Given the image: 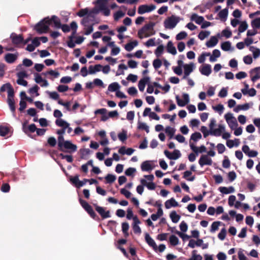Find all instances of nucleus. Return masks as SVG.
Wrapping results in <instances>:
<instances>
[{"label":"nucleus","instance_id":"69168bd1","mask_svg":"<svg viewBox=\"0 0 260 260\" xmlns=\"http://www.w3.org/2000/svg\"><path fill=\"white\" fill-rule=\"evenodd\" d=\"M162 64V62L159 59H155L153 61V66L155 69H159Z\"/></svg>","mask_w":260,"mask_h":260},{"label":"nucleus","instance_id":"a18cd8bd","mask_svg":"<svg viewBox=\"0 0 260 260\" xmlns=\"http://www.w3.org/2000/svg\"><path fill=\"white\" fill-rule=\"evenodd\" d=\"M105 178L107 183L111 184L115 181L116 180V176L114 175L108 174Z\"/></svg>","mask_w":260,"mask_h":260},{"label":"nucleus","instance_id":"f257e3e1","mask_svg":"<svg viewBox=\"0 0 260 260\" xmlns=\"http://www.w3.org/2000/svg\"><path fill=\"white\" fill-rule=\"evenodd\" d=\"M51 24V20L49 17H46L37 23L34 29L39 34H46L49 29Z\"/></svg>","mask_w":260,"mask_h":260},{"label":"nucleus","instance_id":"49530a36","mask_svg":"<svg viewBox=\"0 0 260 260\" xmlns=\"http://www.w3.org/2000/svg\"><path fill=\"white\" fill-rule=\"evenodd\" d=\"M149 113V116L150 118L156 120H158L159 119V117L155 112H151V109L147 108V115Z\"/></svg>","mask_w":260,"mask_h":260},{"label":"nucleus","instance_id":"f03ea898","mask_svg":"<svg viewBox=\"0 0 260 260\" xmlns=\"http://www.w3.org/2000/svg\"><path fill=\"white\" fill-rule=\"evenodd\" d=\"M98 13L99 11L98 10L93 9L91 10L85 17L82 19L81 21V24L84 26H86L87 25V24H90L92 23H94L95 15Z\"/></svg>","mask_w":260,"mask_h":260},{"label":"nucleus","instance_id":"774afa93","mask_svg":"<svg viewBox=\"0 0 260 260\" xmlns=\"http://www.w3.org/2000/svg\"><path fill=\"white\" fill-rule=\"evenodd\" d=\"M228 177L229 181L233 182L236 178L237 175L236 173L233 171L228 173Z\"/></svg>","mask_w":260,"mask_h":260},{"label":"nucleus","instance_id":"bb28decb","mask_svg":"<svg viewBox=\"0 0 260 260\" xmlns=\"http://www.w3.org/2000/svg\"><path fill=\"white\" fill-rule=\"evenodd\" d=\"M120 88V86L117 82H113L110 84L108 88V90L111 92H117Z\"/></svg>","mask_w":260,"mask_h":260},{"label":"nucleus","instance_id":"72a5a7b5","mask_svg":"<svg viewBox=\"0 0 260 260\" xmlns=\"http://www.w3.org/2000/svg\"><path fill=\"white\" fill-rule=\"evenodd\" d=\"M147 244L150 246H151L155 251L157 250V246L155 241L150 237L148 234H147Z\"/></svg>","mask_w":260,"mask_h":260},{"label":"nucleus","instance_id":"cd10ccee","mask_svg":"<svg viewBox=\"0 0 260 260\" xmlns=\"http://www.w3.org/2000/svg\"><path fill=\"white\" fill-rule=\"evenodd\" d=\"M146 85V76H144L142 79H141L138 83V88L140 91H143L144 90L145 86Z\"/></svg>","mask_w":260,"mask_h":260},{"label":"nucleus","instance_id":"bf43d9fd","mask_svg":"<svg viewBox=\"0 0 260 260\" xmlns=\"http://www.w3.org/2000/svg\"><path fill=\"white\" fill-rule=\"evenodd\" d=\"M89 13L88 12V10L87 8H85V9H81L80 10L77 14V15L80 17H85Z\"/></svg>","mask_w":260,"mask_h":260},{"label":"nucleus","instance_id":"79ce46f5","mask_svg":"<svg viewBox=\"0 0 260 260\" xmlns=\"http://www.w3.org/2000/svg\"><path fill=\"white\" fill-rule=\"evenodd\" d=\"M98 11L102 12L106 16H109L110 14V10L107 6H102V8L99 9Z\"/></svg>","mask_w":260,"mask_h":260},{"label":"nucleus","instance_id":"13d9d810","mask_svg":"<svg viewBox=\"0 0 260 260\" xmlns=\"http://www.w3.org/2000/svg\"><path fill=\"white\" fill-rule=\"evenodd\" d=\"M226 235V230L225 228H222L220 233L218 234V238L221 240H223Z\"/></svg>","mask_w":260,"mask_h":260},{"label":"nucleus","instance_id":"e433bc0d","mask_svg":"<svg viewBox=\"0 0 260 260\" xmlns=\"http://www.w3.org/2000/svg\"><path fill=\"white\" fill-rule=\"evenodd\" d=\"M202 138V135L199 132H195L193 133L190 137V141L191 142V141H193L194 142H197L198 140L201 139Z\"/></svg>","mask_w":260,"mask_h":260},{"label":"nucleus","instance_id":"473e14b6","mask_svg":"<svg viewBox=\"0 0 260 260\" xmlns=\"http://www.w3.org/2000/svg\"><path fill=\"white\" fill-rule=\"evenodd\" d=\"M138 45L137 41L131 42L127 43L124 47L125 49L127 51H132L135 47Z\"/></svg>","mask_w":260,"mask_h":260},{"label":"nucleus","instance_id":"412c9836","mask_svg":"<svg viewBox=\"0 0 260 260\" xmlns=\"http://www.w3.org/2000/svg\"><path fill=\"white\" fill-rule=\"evenodd\" d=\"M51 20V23L52 22L54 23V26L56 28H60L61 25H62L60 22V20L59 18L55 15H52L51 18H50Z\"/></svg>","mask_w":260,"mask_h":260},{"label":"nucleus","instance_id":"338daca9","mask_svg":"<svg viewBox=\"0 0 260 260\" xmlns=\"http://www.w3.org/2000/svg\"><path fill=\"white\" fill-rule=\"evenodd\" d=\"M231 166V162L226 156H224V159L222 161V167L224 168H229Z\"/></svg>","mask_w":260,"mask_h":260},{"label":"nucleus","instance_id":"393cba45","mask_svg":"<svg viewBox=\"0 0 260 260\" xmlns=\"http://www.w3.org/2000/svg\"><path fill=\"white\" fill-rule=\"evenodd\" d=\"M227 122L229 124L232 130H242V128L241 127L236 128L238 125V123L237 119L235 117L234 118V119L230 120V121H227Z\"/></svg>","mask_w":260,"mask_h":260},{"label":"nucleus","instance_id":"ea45409f","mask_svg":"<svg viewBox=\"0 0 260 260\" xmlns=\"http://www.w3.org/2000/svg\"><path fill=\"white\" fill-rule=\"evenodd\" d=\"M221 223V222L218 221L213 222L211 224L210 232L214 233L217 231Z\"/></svg>","mask_w":260,"mask_h":260},{"label":"nucleus","instance_id":"dca6fc26","mask_svg":"<svg viewBox=\"0 0 260 260\" xmlns=\"http://www.w3.org/2000/svg\"><path fill=\"white\" fill-rule=\"evenodd\" d=\"M64 132L65 131H57V134L59 135L58 137V149L61 151H64L63 149V145L66 141L64 140V138L62 136Z\"/></svg>","mask_w":260,"mask_h":260},{"label":"nucleus","instance_id":"052dcab7","mask_svg":"<svg viewBox=\"0 0 260 260\" xmlns=\"http://www.w3.org/2000/svg\"><path fill=\"white\" fill-rule=\"evenodd\" d=\"M108 0H96L94 4H96L99 6V9L102 8V6H106L108 4Z\"/></svg>","mask_w":260,"mask_h":260},{"label":"nucleus","instance_id":"e2e57ef3","mask_svg":"<svg viewBox=\"0 0 260 260\" xmlns=\"http://www.w3.org/2000/svg\"><path fill=\"white\" fill-rule=\"evenodd\" d=\"M124 16V13L122 11H121L120 10L118 11L116 13H114V20L116 21H117L120 18Z\"/></svg>","mask_w":260,"mask_h":260},{"label":"nucleus","instance_id":"4c0bfd02","mask_svg":"<svg viewBox=\"0 0 260 260\" xmlns=\"http://www.w3.org/2000/svg\"><path fill=\"white\" fill-rule=\"evenodd\" d=\"M129 229V224L127 222H125L122 223V231L125 237L129 236L128 230Z\"/></svg>","mask_w":260,"mask_h":260},{"label":"nucleus","instance_id":"603ef678","mask_svg":"<svg viewBox=\"0 0 260 260\" xmlns=\"http://www.w3.org/2000/svg\"><path fill=\"white\" fill-rule=\"evenodd\" d=\"M46 92L49 94L50 98L54 100H57L59 99V95L56 91L50 92L49 91H47Z\"/></svg>","mask_w":260,"mask_h":260},{"label":"nucleus","instance_id":"6e6552de","mask_svg":"<svg viewBox=\"0 0 260 260\" xmlns=\"http://www.w3.org/2000/svg\"><path fill=\"white\" fill-rule=\"evenodd\" d=\"M183 100L180 99L179 95L176 96V100L177 105L180 107H184L189 102V95L187 93L183 94Z\"/></svg>","mask_w":260,"mask_h":260},{"label":"nucleus","instance_id":"20e7f679","mask_svg":"<svg viewBox=\"0 0 260 260\" xmlns=\"http://www.w3.org/2000/svg\"><path fill=\"white\" fill-rule=\"evenodd\" d=\"M79 202L83 208L88 213L91 218L94 219H96L98 218V216L93 211L92 207L86 201L80 199Z\"/></svg>","mask_w":260,"mask_h":260},{"label":"nucleus","instance_id":"c9c22d12","mask_svg":"<svg viewBox=\"0 0 260 260\" xmlns=\"http://www.w3.org/2000/svg\"><path fill=\"white\" fill-rule=\"evenodd\" d=\"M138 35L141 39L146 37V24L144 25L138 32Z\"/></svg>","mask_w":260,"mask_h":260},{"label":"nucleus","instance_id":"f3484780","mask_svg":"<svg viewBox=\"0 0 260 260\" xmlns=\"http://www.w3.org/2000/svg\"><path fill=\"white\" fill-rule=\"evenodd\" d=\"M201 73L207 76H208L212 72L211 67L209 64H205L199 69Z\"/></svg>","mask_w":260,"mask_h":260},{"label":"nucleus","instance_id":"9d476101","mask_svg":"<svg viewBox=\"0 0 260 260\" xmlns=\"http://www.w3.org/2000/svg\"><path fill=\"white\" fill-rule=\"evenodd\" d=\"M189 146L192 151L194 152L197 155H198L199 153L206 152L207 149L204 145H202L199 147H198L194 145V144L191 142H189Z\"/></svg>","mask_w":260,"mask_h":260},{"label":"nucleus","instance_id":"4d7b16f0","mask_svg":"<svg viewBox=\"0 0 260 260\" xmlns=\"http://www.w3.org/2000/svg\"><path fill=\"white\" fill-rule=\"evenodd\" d=\"M210 35V32L208 31H201L198 35V38L201 40H203Z\"/></svg>","mask_w":260,"mask_h":260},{"label":"nucleus","instance_id":"1a4fd4ad","mask_svg":"<svg viewBox=\"0 0 260 260\" xmlns=\"http://www.w3.org/2000/svg\"><path fill=\"white\" fill-rule=\"evenodd\" d=\"M195 68L194 64L192 62L189 64H185L183 66L184 76L183 79H186L189 74L193 71Z\"/></svg>","mask_w":260,"mask_h":260},{"label":"nucleus","instance_id":"c85d7f7f","mask_svg":"<svg viewBox=\"0 0 260 260\" xmlns=\"http://www.w3.org/2000/svg\"><path fill=\"white\" fill-rule=\"evenodd\" d=\"M141 185H139L137 187V192L141 194L144 191V187L146 186V179H142L141 180Z\"/></svg>","mask_w":260,"mask_h":260},{"label":"nucleus","instance_id":"7ed1b4c3","mask_svg":"<svg viewBox=\"0 0 260 260\" xmlns=\"http://www.w3.org/2000/svg\"><path fill=\"white\" fill-rule=\"evenodd\" d=\"M180 18L174 15H172L166 19L164 21V26L166 28L173 29L179 22Z\"/></svg>","mask_w":260,"mask_h":260},{"label":"nucleus","instance_id":"f8f14e48","mask_svg":"<svg viewBox=\"0 0 260 260\" xmlns=\"http://www.w3.org/2000/svg\"><path fill=\"white\" fill-rule=\"evenodd\" d=\"M68 150L70 153L74 152L77 151V147L76 145L71 143L70 141H66L63 145V149Z\"/></svg>","mask_w":260,"mask_h":260},{"label":"nucleus","instance_id":"ddd939ff","mask_svg":"<svg viewBox=\"0 0 260 260\" xmlns=\"http://www.w3.org/2000/svg\"><path fill=\"white\" fill-rule=\"evenodd\" d=\"M94 114L96 115L100 114L101 115L100 119L103 121H106L109 118V117L108 116L107 110L105 108H101L95 110Z\"/></svg>","mask_w":260,"mask_h":260},{"label":"nucleus","instance_id":"c03bdc74","mask_svg":"<svg viewBox=\"0 0 260 260\" xmlns=\"http://www.w3.org/2000/svg\"><path fill=\"white\" fill-rule=\"evenodd\" d=\"M170 244L173 246H176L179 243L178 238L175 235H171L169 238Z\"/></svg>","mask_w":260,"mask_h":260},{"label":"nucleus","instance_id":"864d4df0","mask_svg":"<svg viewBox=\"0 0 260 260\" xmlns=\"http://www.w3.org/2000/svg\"><path fill=\"white\" fill-rule=\"evenodd\" d=\"M7 92H8L7 100L14 99V89L11 85L9 87V88L8 89Z\"/></svg>","mask_w":260,"mask_h":260},{"label":"nucleus","instance_id":"0e129e2a","mask_svg":"<svg viewBox=\"0 0 260 260\" xmlns=\"http://www.w3.org/2000/svg\"><path fill=\"white\" fill-rule=\"evenodd\" d=\"M39 89V87L37 85H35L32 88L29 89L28 91L31 94L36 93V96H38L39 95L38 93Z\"/></svg>","mask_w":260,"mask_h":260},{"label":"nucleus","instance_id":"4be33fe9","mask_svg":"<svg viewBox=\"0 0 260 260\" xmlns=\"http://www.w3.org/2000/svg\"><path fill=\"white\" fill-rule=\"evenodd\" d=\"M218 39L215 36H212L210 40L206 43V45L209 48L213 47L218 43Z\"/></svg>","mask_w":260,"mask_h":260},{"label":"nucleus","instance_id":"6ab92c4d","mask_svg":"<svg viewBox=\"0 0 260 260\" xmlns=\"http://www.w3.org/2000/svg\"><path fill=\"white\" fill-rule=\"evenodd\" d=\"M190 20L194 21L198 24H201L204 21V18L203 16H199L196 13H193L190 17Z\"/></svg>","mask_w":260,"mask_h":260},{"label":"nucleus","instance_id":"aec40b11","mask_svg":"<svg viewBox=\"0 0 260 260\" xmlns=\"http://www.w3.org/2000/svg\"><path fill=\"white\" fill-rule=\"evenodd\" d=\"M178 206V202L173 198L167 200L165 203V206L167 209H170L172 207H177Z\"/></svg>","mask_w":260,"mask_h":260},{"label":"nucleus","instance_id":"5fc2aeb1","mask_svg":"<svg viewBox=\"0 0 260 260\" xmlns=\"http://www.w3.org/2000/svg\"><path fill=\"white\" fill-rule=\"evenodd\" d=\"M251 25L252 27L256 28H260V18H257L253 19L251 21Z\"/></svg>","mask_w":260,"mask_h":260},{"label":"nucleus","instance_id":"58836bf2","mask_svg":"<svg viewBox=\"0 0 260 260\" xmlns=\"http://www.w3.org/2000/svg\"><path fill=\"white\" fill-rule=\"evenodd\" d=\"M70 181L76 187H78V182H80L78 175H76L74 177L71 176L70 178Z\"/></svg>","mask_w":260,"mask_h":260},{"label":"nucleus","instance_id":"a19ab883","mask_svg":"<svg viewBox=\"0 0 260 260\" xmlns=\"http://www.w3.org/2000/svg\"><path fill=\"white\" fill-rule=\"evenodd\" d=\"M94 23H92L90 24H87L85 27V31L84 32V35L86 36L89 35L93 30V26L94 25Z\"/></svg>","mask_w":260,"mask_h":260},{"label":"nucleus","instance_id":"de8ad7c7","mask_svg":"<svg viewBox=\"0 0 260 260\" xmlns=\"http://www.w3.org/2000/svg\"><path fill=\"white\" fill-rule=\"evenodd\" d=\"M231 47V43L229 41H226L222 43L221 45V48L223 51H229Z\"/></svg>","mask_w":260,"mask_h":260},{"label":"nucleus","instance_id":"0eeeda50","mask_svg":"<svg viewBox=\"0 0 260 260\" xmlns=\"http://www.w3.org/2000/svg\"><path fill=\"white\" fill-rule=\"evenodd\" d=\"M165 155L170 159H177L181 157V153L179 150L175 149L172 153L170 152L168 150L164 151Z\"/></svg>","mask_w":260,"mask_h":260},{"label":"nucleus","instance_id":"3c124183","mask_svg":"<svg viewBox=\"0 0 260 260\" xmlns=\"http://www.w3.org/2000/svg\"><path fill=\"white\" fill-rule=\"evenodd\" d=\"M164 50V47L162 45H159L155 50V54L157 57H159L162 53Z\"/></svg>","mask_w":260,"mask_h":260},{"label":"nucleus","instance_id":"2eb2a0df","mask_svg":"<svg viewBox=\"0 0 260 260\" xmlns=\"http://www.w3.org/2000/svg\"><path fill=\"white\" fill-rule=\"evenodd\" d=\"M55 123L58 126L61 127L62 130H65L66 128H68V130H72V128L69 127V123L62 119H57Z\"/></svg>","mask_w":260,"mask_h":260},{"label":"nucleus","instance_id":"39448f33","mask_svg":"<svg viewBox=\"0 0 260 260\" xmlns=\"http://www.w3.org/2000/svg\"><path fill=\"white\" fill-rule=\"evenodd\" d=\"M12 44L16 47H18L19 45L22 44L24 38L22 35H18L15 32L11 34L10 37Z\"/></svg>","mask_w":260,"mask_h":260},{"label":"nucleus","instance_id":"4468645a","mask_svg":"<svg viewBox=\"0 0 260 260\" xmlns=\"http://www.w3.org/2000/svg\"><path fill=\"white\" fill-rule=\"evenodd\" d=\"M18 56V53L17 52L15 53H7L5 56V59L6 61L8 63H14Z\"/></svg>","mask_w":260,"mask_h":260},{"label":"nucleus","instance_id":"9b49d317","mask_svg":"<svg viewBox=\"0 0 260 260\" xmlns=\"http://www.w3.org/2000/svg\"><path fill=\"white\" fill-rule=\"evenodd\" d=\"M212 163V159L207 155H202L199 160V164L201 167L205 165L211 166Z\"/></svg>","mask_w":260,"mask_h":260},{"label":"nucleus","instance_id":"b1692460","mask_svg":"<svg viewBox=\"0 0 260 260\" xmlns=\"http://www.w3.org/2000/svg\"><path fill=\"white\" fill-rule=\"evenodd\" d=\"M91 151L89 148H82L80 149V158L83 159H87Z\"/></svg>","mask_w":260,"mask_h":260},{"label":"nucleus","instance_id":"5701e85b","mask_svg":"<svg viewBox=\"0 0 260 260\" xmlns=\"http://www.w3.org/2000/svg\"><path fill=\"white\" fill-rule=\"evenodd\" d=\"M167 50L169 53L173 55H175L177 53L176 49L175 47L174 46L172 42L171 41H169L167 44Z\"/></svg>","mask_w":260,"mask_h":260},{"label":"nucleus","instance_id":"7c9ffc66","mask_svg":"<svg viewBox=\"0 0 260 260\" xmlns=\"http://www.w3.org/2000/svg\"><path fill=\"white\" fill-rule=\"evenodd\" d=\"M170 217L174 223L178 222L180 218V216L177 214L175 211H173L170 213Z\"/></svg>","mask_w":260,"mask_h":260},{"label":"nucleus","instance_id":"8fccbe9b","mask_svg":"<svg viewBox=\"0 0 260 260\" xmlns=\"http://www.w3.org/2000/svg\"><path fill=\"white\" fill-rule=\"evenodd\" d=\"M211 54H210V53L209 52H204V53H203L199 57H198V62L200 63H203L205 59H206V56H210Z\"/></svg>","mask_w":260,"mask_h":260},{"label":"nucleus","instance_id":"a878e982","mask_svg":"<svg viewBox=\"0 0 260 260\" xmlns=\"http://www.w3.org/2000/svg\"><path fill=\"white\" fill-rule=\"evenodd\" d=\"M218 189L223 194H229L235 191V188L233 186H230L229 187H220Z\"/></svg>","mask_w":260,"mask_h":260},{"label":"nucleus","instance_id":"c756f323","mask_svg":"<svg viewBox=\"0 0 260 260\" xmlns=\"http://www.w3.org/2000/svg\"><path fill=\"white\" fill-rule=\"evenodd\" d=\"M155 24V23L152 22L147 23V37L155 34V31L152 29Z\"/></svg>","mask_w":260,"mask_h":260},{"label":"nucleus","instance_id":"6e6d98bb","mask_svg":"<svg viewBox=\"0 0 260 260\" xmlns=\"http://www.w3.org/2000/svg\"><path fill=\"white\" fill-rule=\"evenodd\" d=\"M7 103L9 105L11 111L14 113L15 111L14 99L7 100Z\"/></svg>","mask_w":260,"mask_h":260},{"label":"nucleus","instance_id":"a211bd4d","mask_svg":"<svg viewBox=\"0 0 260 260\" xmlns=\"http://www.w3.org/2000/svg\"><path fill=\"white\" fill-rule=\"evenodd\" d=\"M28 137L35 139L37 136H43L46 131H24Z\"/></svg>","mask_w":260,"mask_h":260},{"label":"nucleus","instance_id":"37998d69","mask_svg":"<svg viewBox=\"0 0 260 260\" xmlns=\"http://www.w3.org/2000/svg\"><path fill=\"white\" fill-rule=\"evenodd\" d=\"M248 24L246 21H242L238 28L239 33H241L245 31L248 28Z\"/></svg>","mask_w":260,"mask_h":260},{"label":"nucleus","instance_id":"2f4dec72","mask_svg":"<svg viewBox=\"0 0 260 260\" xmlns=\"http://www.w3.org/2000/svg\"><path fill=\"white\" fill-rule=\"evenodd\" d=\"M249 50L253 53L254 58H257L260 55V49L254 46H250Z\"/></svg>","mask_w":260,"mask_h":260},{"label":"nucleus","instance_id":"680f3d73","mask_svg":"<svg viewBox=\"0 0 260 260\" xmlns=\"http://www.w3.org/2000/svg\"><path fill=\"white\" fill-rule=\"evenodd\" d=\"M187 33L185 31H182L176 35V39L177 40H181L185 39L187 37Z\"/></svg>","mask_w":260,"mask_h":260},{"label":"nucleus","instance_id":"423d86ee","mask_svg":"<svg viewBox=\"0 0 260 260\" xmlns=\"http://www.w3.org/2000/svg\"><path fill=\"white\" fill-rule=\"evenodd\" d=\"M95 210L101 216L102 218L105 219L110 217V213L109 211H106L104 207L98 206L96 204H93Z\"/></svg>","mask_w":260,"mask_h":260},{"label":"nucleus","instance_id":"f704fd0d","mask_svg":"<svg viewBox=\"0 0 260 260\" xmlns=\"http://www.w3.org/2000/svg\"><path fill=\"white\" fill-rule=\"evenodd\" d=\"M218 17L221 19H223V20H225L226 19L228 15V9L225 8V9L221 10L218 13Z\"/></svg>","mask_w":260,"mask_h":260},{"label":"nucleus","instance_id":"09e8293b","mask_svg":"<svg viewBox=\"0 0 260 260\" xmlns=\"http://www.w3.org/2000/svg\"><path fill=\"white\" fill-rule=\"evenodd\" d=\"M200 121L197 119H192L190 121L189 126L191 128L198 127L200 124Z\"/></svg>","mask_w":260,"mask_h":260}]
</instances>
